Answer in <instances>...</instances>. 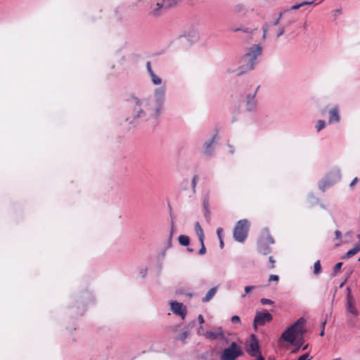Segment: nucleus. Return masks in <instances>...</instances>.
<instances>
[{"label": "nucleus", "mask_w": 360, "mask_h": 360, "mask_svg": "<svg viewBox=\"0 0 360 360\" xmlns=\"http://www.w3.org/2000/svg\"><path fill=\"white\" fill-rule=\"evenodd\" d=\"M146 68L150 74V75L153 73H154V72L153 71L152 68H151V65H150V62L148 61L147 63H146Z\"/></svg>", "instance_id": "72a5a7b5"}, {"label": "nucleus", "mask_w": 360, "mask_h": 360, "mask_svg": "<svg viewBox=\"0 0 360 360\" xmlns=\"http://www.w3.org/2000/svg\"><path fill=\"white\" fill-rule=\"evenodd\" d=\"M189 335L190 333L188 331H184L179 335L178 340L184 342L186 338H188Z\"/></svg>", "instance_id": "412c9836"}, {"label": "nucleus", "mask_w": 360, "mask_h": 360, "mask_svg": "<svg viewBox=\"0 0 360 360\" xmlns=\"http://www.w3.org/2000/svg\"><path fill=\"white\" fill-rule=\"evenodd\" d=\"M153 83L155 85H160L162 83V79L158 77L155 73L151 74L150 75Z\"/></svg>", "instance_id": "aec40b11"}, {"label": "nucleus", "mask_w": 360, "mask_h": 360, "mask_svg": "<svg viewBox=\"0 0 360 360\" xmlns=\"http://www.w3.org/2000/svg\"><path fill=\"white\" fill-rule=\"evenodd\" d=\"M165 90L158 88L155 91V101L146 102L143 106L144 110L153 118H158L161 114L164 103Z\"/></svg>", "instance_id": "f257e3e1"}, {"label": "nucleus", "mask_w": 360, "mask_h": 360, "mask_svg": "<svg viewBox=\"0 0 360 360\" xmlns=\"http://www.w3.org/2000/svg\"><path fill=\"white\" fill-rule=\"evenodd\" d=\"M304 323L305 319L300 318L296 322L285 330L281 335V338L290 343H293L297 336L303 334Z\"/></svg>", "instance_id": "7ed1b4c3"}, {"label": "nucleus", "mask_w": 360, "mask_h": 360, "mask_svg": "<svg viewBox=\"0 0 360 360\" xmlns=\"http://www.w3.org/2000/svg\"><path fill=\"white\" fill-rule=\"evenodd\" d=\"M198 321H199V323H200V324H202V323L205 322V321H204V318H203L202 315H201V314H200V315L198 316Z\"/></svg>", "instance_id": "79ce46f5"}, {"label": "nucleus", "mask_w": 360, "mask_h": 360, "mask_svg": "<svg viewBox=\"0 0 360 360\" xmlns=\"http://www.w3.org/2000/svg\"><path fill=\"white\" fill-rule=\"evenodd\" d=\"M278 279H279V278L277 275H271L269 278V281H278Z\"/></svg>", "instance_id": "c9c22d12"}, {"label": "nucleus", "mask_w": 360, "mask_h": 360, "mask_svg": "<svg viewBox=\"0 0 360 360\" xmlns=\"http://www.w3.org/2000/svg\"><path fill=\"white\" fill-rule=\"evenodd\" d=\"M272 319V315L268 311H258L256 313V315L255 316L253 326L255 328H257L258 326H263L266 322H270Z\"/></svg>", "instance_id": "0eeeda50"}, {"label": "nucleus", "mask_w": 360, "mask_h": 360, "mask_svg": "<svg viewBox=\"0 0 360 360\" xmlns=\"http://www.w3.org/2000/svg\"><path fill=\"white\" fill-rule=\"evenodd\" d=\"M335 238H336V239H338V240H340L341 237H342V233H341V232H340V231H338V230H336V231H335ZM340 245V241H339L338 243H336V245H336V246H338V245Z\"/></svg>", "instance_id": "a878e982"}, {"label": "nucleus", "mask_w": 360, "mask_h": 360, "mask_svg": "<svg viewBox=\"0 0 360 360\" xmlns=\"http://www.w3.org/2000/svg\"><path fill=\"white\" fill-rule=\"evenodd\" d=\"M325 127H326V123L323 120H319L317 122V124L316 126L318 131H319L320 130L323 129Z\"/></svg>", "instance_id": "5701e85b"}, {"label": "nucleus", "mask_w": 360, "mask_h": 360, "mask_svg": "<svg viewBox=\"0 0 360 360\" xmlns=\"http://www.w3.org/2000/svg\"><path fill=\"white\" fill-rule=\"evenodd\" d=\"M326 323V321H324L323 323H322V330L320 333V335L321 336H323L324 335V328H325V325Z\"/></svg>", "instance_id": "a19ab883"}, {"label": "nucleus", "mask_w": 360, "mask_h": 360, "mask_svg": "<svg viewBox=\"0 0 360 360\" xmlns=\"http://www.w3.org/2000/svg\"><path fill=\"white\" fill-rule=\"evenodd\" d=\"M243 351L240 345L236 342H232L229 346L221 352L220 355L221 360H236L243 355Z\"/></svg>", "instance_id": "20e7f679"}, {"label": "nucleus", "mask_w": 360, "mask_h": 360, "mask_svg": "<svg viewBox=\"0 0 360 360\" xmlns=\"http://www.w3.org/2000/svg\"><path fill=\"white\" fill-rule=\"evenodd\" d=\"M250 228V222L247 219L239 220L233 230V237L236 240L243 243L248 237V233Z\"/></svg>", "instance_id": "39448f33"}, {"label": "nucleus", "mask_w": 360, "mask_h": 360, "mask_svg": "<svg viewBox=\"0 0 360 360\" xmlns=\"http://www.w3.org/2000/svg\"><path fill=\"white\" fill-rule=\"evenodd\" d=\"M222 232H223L222 228L219 227L217 229V236H218V238L219 240L222 239Z\"/></svg>", "instance_id": "473e14b6"}, {"label": "nucleus", "mask_w": 360, "mask_h": 360, "mask_svg": "<svg viewBox=\"0 0 360 360\" xmlns=\"http://www.w3.org/2000/svg\"><path fill=\"white\" fill-rule=\"evenodd\" d=\"M357 238L359 239V242L354 245V247L349 250L346 255L342 257L345 258H349L352 256L355 255L356 253L360 252V235L357 236Z\"/></svg>", "instance_id": "f8f14e48"}, {"label": "nucleus", "mask_w": 360, "mask_h": 360, "mask_svg": "<svg viewBox=\"0 0 360 360\" xmlns=\"http://www.w3.org/2000/svg\"><path fill=\"white\" fill-rule=\"evenodd\" d=\"M170 305L171 309L174 313L181 316L183 319H184L186 312L185 309H183V305L181 303L177 302H172Z\"/></svg>", "instance_id": "9d476101"}, {"label": "nucleus", "mask_w": 360, "mask_h": 360, "mask_svg": "<svg viewBox=\"0 0 360 360\" xmlns=\"http://www.w3.org/2000/svg\"><path fill=\"white\" fill-rule=\"evenodd\" d=\"M219 245L221 248H224V242L222 239L219 240Z\"/></svg>", "instance_id": "c03bdc74"}, {"label": "nucleus", "mask_w": 360, "mask_h": 360, "mask_svg": "<svg viewBox=\"0 0 360 360\" xmlns=\"http://www.w3.org/2000/svg\"><path fill=\"white\" fill-rule=\"evenodd\" d=\"M195 233L198 237V239L200 242V243H202V240H204V233H203V230L202 229V227L200 226L199 222H196L195 224Z\"/></svg>", "instance_id": "dca6fc26"}, {"label": "nucleus", "mask_w": 360, "mask_h": 360, "mask_svg": "<svg viewBox=\"0 0 360 360\" xmlns=\"http://www.w3.org/2000/svg\"><path fill=\"white\" fill-rule=\"evenodd\" d=\"M254 288V286L248 285L245 288V294L250 292L252 289Z\"/></svg>", "instance_id": "ea45409f"}, {"label": "nucleus", "mask_w": 360, "mask_h": 360, "mask_svg": "<svg viewBox=\"0 0 360 360\" xmlns=\"http://www.w3.org/2000/svg\"><path fill=\"white\" fill-rule=\"evenodd\" d=\"M342 266V262L337 263L333 268V275H335L341 269Z\"/></svg>", "instance_id": "b1692460"}, {"label": "nucleus", "mask_w": 360, "mask_h": 360, "mask_svg": "<svg viewBox=\"0 0 360 360\" xmlns=\"http://www.w3.org/2000/svg\"><path fill=\"white\" fill-rule=\"evenodd\" d=\"M358 261L360 262V257L359 258Z\"/></svg>", "instance_id": "09e8293b"}, {"label": "nucleus", "mask_w": 360, "mask_h": 360, "mask_svg": "<svg viewBox=\"0 0 360 360\" xmlns=\"http://www.w3.org/2000/svg\"><path fill=\"white\" fill-rule=\"evenodd\" d=\"M200 244H201V248L199 250V254L202 255H204L206 252V248L204 245V240H202V243H200Z\"/></svg>", "instance_id": "c756f323"}, {"label": "nucleus", "mask_w": 360, "mask_h": 360, "mask_svg": "<svg viewBox=\"0 0 360 360\" xmlns=\"http://www.w3.org/2000/svg\"><path fill=\"white\" fill-rule=\"evenodd\" d=\"M255 94H256V91L254 93V94L252 96L249 95L247 97L246 107H247L248 110L250 111L255 108L256 103H255V101H254Z\"/></svg>", "instance_id": "2eb2a0df"}, {"label": "nucleus", "mask_w": 360, "mask_h": 360, "mask_svg": "<svg viewBox=\"0 0 360 360\" xmlns=\"http://www.w3.org/2000/svg\"><path fill=\"white\" fill-rule=\"evenodd\" d=\"M179 242L181 245L187 246L189 244V237L186 235H181L179 236Z\"/></svg>", "instance_id": "a211bd4d"}, {"label": "nucleus", "mask_w": 360, "mask_h": 360, "mask_svg": "<svg viewBox=\"0 0 360 360\" xmlns=\"http://www.w3.org/2000/svg\"><path fill=\"white\" fill-rule=\"evenodd\" d=\"M261 53L262 48L259 45H255L250 48L248 52L241 58L240 71L238 75L252 70L256 64V59Z\"/></svg>", "instance_id": "f03ea898"}, {"label": "nucleus", "mask_w": 360, "mask_h": 360, "mask_svg": "<svg viewBox=\"0 0 360 360\" xmlns=\"http://www.w3.org/2000/svg\"><path fill=\"white\" fill-rule=\"evenodd\" d=\"M357 181H358V179H357L356 177V178H354V179L352 180V181L351 182V184H350V186H351V187H352L353 186H354V185L356 184V182H357Z\"/></svg>", "instance_id": "37998d69"}, {"label": "nucleus", "mask_w": 360, "mask_h": 360, "mask_svg": "<svg viewBox=\"0 0 360 360\" xmlns=\"http://www.w3.org/2000/svg\"><path fill=\"white\" fill-rule=\"evenodd\" d=\"M203 335L209 340H224L226 344L229 343L228 338L225 336L224 333L221 328V327H219L216 329L215 331H207L205 333H203Z\"/></svg>", "instance_id": "6e6552de"}, {"label": "nucleus", "mask_w": 360, "mask_h": 360, "mask_svg": "<svg viewBox=\"0 0 360 360\" xmlns=\"http://www.w3.org/2000/svg\"><path fill=\"white\" fill-rule=\"evenodd\" d=\"M269 262L271 263V266H270V268H271V269H274V266H275V265H274V264H275V260L274 259L273 257L270 256V257H269Z\"/></svg>", "instance_id": "e433bc0d"}, {"label": "nucleus", "mask_w": 360, "mask_h": 360, "mask_svg": "<svg viewBox=\"0 0 360 360\" xmlns=\"http://www.w3.org/2000/svg\"><path fill=\"white\" fill-rule=\"evenodd\" d=\"M217 287L212 288L206 294V295L202 298V301L203 302H209L215 295L217 292Z\"/></svg>", "instance_id": "f3484780"}, {"label": "nucleus", "mask_w": 360, "mask_h": 360, "mask_svg": "<svg viewBox=\"0 0 360 360\" xmlns=\"http://www.w3.org/2000/svg\"><path fill=\"white\" fill-rule=\"evenodd\" d=\"M340 121V115L338 108H334L329 111V122H338Z\"/></svg>", "instance_id": "4468645a"}, {"label": "nucleus", "mask_w": 360, "mask_h": 360, "mask_svg": "<svg viewBox=\"0 0 360 360\" xmlns=\"http://www.w3.org/2000/svg\"><path fill=\"white\" fill-rule=\"evenodd\" d=\"M285 12V11H283V12H281V13H279L278 17V18L274 20V22L272 23V25L276 26V25H278L279 24L280 20H281V17H282L283 14Z\"/></svg>", "instance_id": "bb28decb"}, {"label": "nucleus", "mask_w": 360, "mask_h": 360, "mask_svg": "<svg viewBox=\"0 0 360 360\" xmlns=\"http://www.w3.org/2000/svg\"><path fill=\"white\" fill-rule=\"evenodd\" d=\"M232 323H240V319L238 316H233L231 319Z\"/></svg>", "instance_id": "c85d7f7f"}, {"label": "nucleus", "mask_w": 360, "mask_h": 360, "mask_svg": "<svg viewBox=\"0 0 360 360\" xmlns=\"http://www.w3.org/2000/svg\"><path fill=\"white\" fill-rule=\"evenodd\" d=\"M334 360H341L340 359H334Z\"/></svg>", "instance_id": "de8ad7c7"}, {"label": "nucleus", "mask_w": 360, "mask_h": 360, "mask_svg": "<svg viewBox=\"0 0 360 360\" xmlns=\"http://www.w3.org/2000/svg\"><path fill=\"white\" fill-rule=\"evenodd\" d=\"M321 263H320L319 260H317L316 262H315V263L314 264V274L315 275H318L321 273Z\"/></svg>", "instance_id": "6ab92c4d"}, {"label": "nucleus", "mask_w": 360, "mask_h": 360, "mask_svg": "<svg viewBox=\"0 0 360 360\" xmlns=\"http://www.w3.org/2000/svg\"><path fill=\"white\" fill-rule=\"evenodd\" d=\"M312 357H309V354H304L300 356L297 360H311Z\"/></svg>", "instance_id": "7c9ffc66"}, {"label": "nucleus", "mask_w": 360, "mask_h": 360, "mask_svg": "<svg viewBox=\"0 0 360 360\" xmlns=\"http://www.w3.org/2000/svg\"><path fill=\"white\" fill-rule=\"evenodd\" d=\"M285 32V30L283 27L278 28V32H277V37H281V35H283Z\"/></svg>", "instance_id": "f704fd0d"}, {"label": "nucleus", "mask_w": 360, "mask_h": 360, "mask_svg": "<svg viewBox=\"0 0 360 360\" xmlns=\"http://www.w3.org/2000/svg\"><path fill=\"white\" fill-rule=\"evenodd\" d=\"M142 113H143V110H141L140 111H139V114L137 115V116H136V117H141V115Z\"/></svg>", "instance_id": "a18cd8bd"}, {"label": "nucleus", "mask_w": 360, "mask_h": 360, "mask_svg": "<svg viewBox=\"0 0 360 360\" xmlns=\"http://www.w3.org/2000/svg\"><path fill=\"white\" fill-rule=\"evenodd\" d=\"M214 137L215 136H214L210 141L205 143V148H206L205 153L208 155H210L211 153V151L210 150V148L211 145L212 144V143L214 142Z\"/></svg>", "instance_id": "4be33fe9"}, {"label": "nucleus", "mask_w": 360, "mask_h": 360, "mask_svg": "<svg viewBox=\"0 0 360 360\" xmlns=\"http://www.w3.org/2000/svg\"><path fill=\"white\" fill-rule=\"evenodd\" d=\"M247 352L251 356H256L262 354L259 350L258 341L254 335H251L250 343Z\"/></svg>", "instance_id": "1a4fd4ad"}, {"label": "nucleus", "mask_w": 360, "mask_h": 360, "mask_svg": "<svg viewBox=\"0 0 360 360\" xmlns=\"http://www.w3.org/2000/svg\"><path fill=\"white\" fill-rule=\"evenodd\" d=\"M268 29H269V25H268L267 24H265V25L263 26V27H262L263 32H264L262 37H263L264 39H265V38H266V33H267V32H268Z\"/></svg>", "instance_id": "2f4dec72"}, {"label": "nucleus", "mask_w": 360, "mask_h": 360, "mask_svg": "<svg viewBox=\"0 0 360 360\" xmlns=\"http://www.w3.org/2000/svg\"><path fill=\"white\" fill-rule=\"evenodd\" d=\"M274 243L273 238L267 231L263 233L258 240V248L260 253L267 255L271 250L266 245H271Z\"/></svg>", "instance_id": "423d86ee"}, {"label": "nucleus", "mask_w": 360, "mask_h": 360, "mask_svg": "<svg viewBox=\"0 0 360 360\" xmlns=\"http://www.w3.org/2000/svg\"><path fill=\"white\" fill-rule=\"evenodd\" d=\"M198 178V175H195L193 177V179H192V188H193V192L195 191V186H196V184H197Z\"/></svg>", "instance_id": "cd10ccee"}, {"label": "nucleus", "mask_w": 360, "mask_h": 360, "mask_svg": "<svg viewBox=\"0 0 360 360\" xmlns=\"http://www.w3.org/2000/svg\"><path fill=\"white\" fill-rule=\"evenodd\" d=\"M302 6H303L301 5V3H300V4H297L292 6L290 9L291 10H297V9H299L300 8H301Z\"/></svg>", "instance_id": "58836bf2"}, {"label": "nucleus", "mask_w": 360, "mask_h": 360, "mask_svg": "<svg viewBox=\"0 0 360 360\" xmlns=\"http://www.w3.org/2000/svg\"><path fill=\"white\" fill-rule=\"evenodd\" d=\"M131 103H135L138 107L141 105L140 101L137 98H132Z\"/></svg>", "instance_id": "4c0bfd02"}, {"label": "nucleus", "mask_w": 360, "mask_h": 360, "mask_svg": "<svg viewBox=\"0 0 360 360\" xmlns=\"http://www.w3.org/2000/svg\"><path fill=\"white\" fill-rule=\"evenodd\" d=\"M203 210H204V215L207 219V221H209L210 219V197L209 194L207 193L203 199L202 202Z\"/></svg>", "instance_id": "9b49d317"}, {"label": "nucleus", "mask_w": 360, "mask_h": 360, "mask_svg": "<svg viewBox=\"0 0 360 360\" xmlns=\"http://www.w3.org/2000/svg\"><path fill=\"white\" fill-rule=\"evenodd\" d=\"M347 309L349 312L352 314L354 316L358 315V311L354 307V300L352 297L348 295L347 297Z\"/></svg>", "instance_id": "ddd939ff"}, {"label": "nucleus", "mask_w": 360, "mask_h": 360, "mask_svg": "<svg viewBox=\"0 0 360 360\" xmlns=\"http://www.w3.org/2000/svg\"><path fill=\"white\" fill-rule=\"evenodd\" d=\"M260 302L263 304V305H266V304H274V302L269 299H267V298H262L261 300H260Z\"/></svg>", "instance_id": "393cba45"}, {"label": "nucleus", "mask_w": 360, "mask_h": 360, "mask_svg": "<svg viewBox=\"0 0 360 360\" xmlns=\"http://www.w3.org/2000/svg\"><path fill=\"white\" fill-rule=\"evenodd\" d=\"M307 345L303 347L302 350H305L307 349Z\"/></svg>", "instance_id": "49530a36"}]
</instances>
